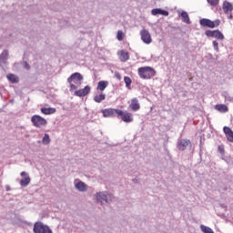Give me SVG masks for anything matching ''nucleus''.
I'll use <instances>...</instances> for the list:
<instances>
[{"label":"nucleus","mask_w":233,"mask_h":233,"mask_svg":"<svg viewBox=\"0 0 233 233\" xmlns=\"http://www.w3.org/2000/svg\"><path fill=\"white\" fill-rule=\"evenodd\" d=\"M95 198L97 201V203H100V205H110L112 201H114L115 198L114 195H112L108 191H100L96 193Z\"/></svg>","instance_id":"1"},{"label":"nucleus","mask_w":233,"mask_h":233,"mask_svg":"<svg viewBox=\"0 0 233 233\" xmlns=\"http://www.w3.org/2000/svg\"><path fill=\"white\" fill-rule=\"evenodd\" d=\"M138 76L141 77V79H150L156 76V70L150 66L139 67Z\"/></svg>","instance_id":"2"},{"label":"nucleus","mask_w":233,"mask_h":233,"mask_svg":"<svg viewBox=\"0 0 233 233\" xmlns=\"http://www.w3.org/2000/svg\"><path fill=\"white\" fill-rule=\"evenodd\" d=\"M31 123L35 128H45L48 125V121L39 115H34L31 117Z\"/></svg>","instance_id":"3"},{"label":"nucleus","mask_w":233,"mask_h":233,"mask_svg":"<svg viewBox=\"0 0 233 233\" xmlns=\"http://www.w3.org/2000/svg\"><path fill=\"white\" fill-rule=\"evenodd\" d=\"M34 233H54L52 232L50 227L46 226L45 223L38 221L34 224L33 228Z\"/></svg>","instance_id":"4"},{"label":"nucleus","mask_w":233,"mask_h":233,"mask_svg":"<svg viewBox=\"0 0 233 233\" xmlns=\"http://www.w3.org/2000/svg\"><path fill=\"white\" fill-rule=\"evenodd\" d=\"M199 23L201 26H208V28H216L219 26V25L221 24V21L219 20L212 21L210 19L202 18L200 19Z\"/></svg>","instance_id":"5"},{"label":"nucleus","mask_w":233,"mask_h":233,"mask_svg":"<svg viewBox=\"0 0 233 233\" xmlns=\"http://www.w3.org/2000/svg\"><path fill=\"white\" fill-rule=\"evenodd\" d=\"M208 37H215V39H218L219 41H223L225 39V35L219 30H207L205 32Z\"/></svg>","instance_id":"6"},{"label":"nucleus","mask_w":233,"mask_h":233,"mask_svg":"<svg viewBox=\"0 0 233 233\" xmlns=\"http://www.w3.org/2000/svg\"><path fill=\"white\" fill-rule=\"evenodd\" d=\"M124 123H132L134 121V117L132 116V113H128L127 111L123 112V110L118 109V115Z\"/></svg>","instance_id":"7"},{"label":"nucleus","mask_w":233,"mask_h":233,"mask_svg":"<svg viewBox=\"0 0 233 233\" xmlns=\"http://www.w3.org/2000/svg\"><path fill=\"white\" fill-rule=\"evenodd\" d=\"M140 35H141V40L146 45H150V43H152V36L150 35V32H148V30L145 29V28L142 29L140 31Z\"/></svg>","instance_id":"8"},{"label":"nucleus","mask_w":233,"mask_h":233,"mask_svg":"<svg viewBox=\"0 0 233 233\" xmlns=\"http://www.w3.org/2000/svg\"><path fill=\"white\" fill-rule=\"evenodd\" d=\"M21 177H23L20 180V186L23 187H26L27 186L30 185V181H32V179L30 178V176L28 175V173H26L25 171H23L20 173Z\"/></svg>","instance_id":"9"},{"label":"nucleus","mask_w":233,"mask_h":233,"mask_svg":"<svg viewBox=\"0 0 233 233\" xmlns=\"http://www.w3.org/2000/svg\"><path fill=\"white\" fill-rule=\"evenodd\" d=\"M90 94V86H86L84 88L75 91V96L77 97H85Z\"/></svg>","instance_id":"10"},{"label":"nucleus","mask_w":233,"mask_h":233,"mask_svg":"<svg viewBox=\"0 0 233 233\" xmlns=\"http://www.w3.org/2000/svg\"><path fill=\"white\" fill-rule=\"evenodd\" d=\"M118 112H119V109L109 108V109H104L102 111V114L104 117H114V116H118Z\"/></svg>","instance_id":"11"},{"label":"nucleus","mask_w":233,"mask_h":233,"mask_svg":"<svg viewBox=\"0 0 233 233\" xmlns=\"http://www.w3.org/2000/svg\"><path fill=\"white\" fill-rule=\"evenodd\" d=\"M77 83L80 81H83V76L80 73H74L70 76V77L67 78V83Z\"/></svg>","instance_id":"12"},{"label":"nucleus","mask_w":233,"mask_h":233,"mask_svg":"<svg viewBox=\"0 0 233 233\" xmlns=\"http://www.w3.org/2000/svg\"><path fill=\"white\" fill-rule=\"evenodd\" d=\"M129 108L133 110V112H137L141 108V106L139 105V100L137 98H133L131 100V104L129 105Z\"/></svg>","instance_id":"13"},{"label":"nucleus","mask_w":233,"mask_h":233,"mask_svg":"<svg viewBox=\"0 0 233 233\" xmlns=\"http://www.w3.org/2000/svg\"><path fill=\"white\" fill-rule=\"evenodd\" d=\"M188 145H190V140L181 139V140H178L177 148L178 150H186Z\"/></svg>","instance_id":"14"},{"label":"nucleus","mask_w":233,"mask_h":233,"mask_svg":"<svg viewBox=\"0 0 233 233\" xmlns=\"http://www.w3.org/2000/svg\"><path fill=\"white\" fill-rule=\"evenodd\" d=\"M8 61V51L4 50L0 55V66H5Z\"/></svg>","instance_id":"15"},{"label":"nucleus","mask_w":233,"mask_h":233,"mask_svg":"<svg viewBox=\"0 0 233 233\" xmlns=\"http://www.w3.org/2000/svg\"><path fill=\"white\" fill-rule=\"evenodd\" d=\"M119 56V59L120 61H122V63H127V61H128V59H130V55L128 54V52L125 51V50H121L120 53L118 54Z\"/></svg>","instance_id":"16"},{"label":"nucleus","mask_w":233,"mask_h":233,"mask_svg":"<svg viewBox=\"0 0 233 233\" xmlns=\"http://www.w3.org/2000/svg\"><path fill=\"white\" fill-rule=\"evenodd\" d=\"M152 15H168V11L163 10L161 8H156L151 10Z\"/></svg>","instance_id":"17"},{"label":"nucleus","mask_w":233,"mask_h":233,"mask_svg":"<svg viewBox=\"0 0 233 233\" xmlns=\"http://www.w3.org/2000/svg\"><path fill=\"white\" fill-rule=\"evenodd\" d=\"M75 187L78 192H86V184L85 182L80 181L75 185Z\"/></svg>","instance_id":"18"},{"label":"nucleus","mask_w":233,"mask_h":233,"mask_svg":"<svg viewBox=\"0 0 233 233\" xmlns=\"http://www.w3.org/2000/svg\"><path fill=\"white\" fill-rule=\"evenodd\" d=\"M222 8H223L225 14H228V12H232L233 5H232V4L230 2L225 1L223 3Z\"/></svg>","instance_id":"19"},{"label":"nucleus","mask_w":233,"mask_h":233,"mask_svg":"<svg viewBox=\"0 0 233 233\" xmlns=\"http://www.w3.org/2000/svg\"><path fill=\"white\" fill-rule=\"evenodd\" d=\"M40 110L42 114H45V116H50L52 114H56V108L54 107H42Z\"/></svg>","instance_id":"20"},{"label":"nucleus","mask_w":233,"mask_h":233,"mask_svg":"<svg viewBox=\"0 0 233 233\" xmlns=\"http://www.w3.org/2000/svg\"><path fill=\"white\" fill-rule=\"evenodd\" d=\"M93 99L95 103H102V101H105V99H106V95L101 93L100 95L95 96Z\"/></svg>","instance_id":"21"},{"label":"nucleus","mask_w":233,"mask_h":233,"mask_svg":"<svg viewBox=\"0 0 233 233\" xmlns=\"http://www.w3.org/2000/svg\"><path fill=\"white\" fill-rule=\"evenodd\" d=\"M216 110H218V112H228V107L227 106V105H223V104H218L215 106Z\"/></svg>","instance_id":"22"},{"label":"nucleus","mask_w":233,"mask_h":233,"mask_svg":"<svg viewBox=\"0 0 233 233\" xmlns=\"http://www.w3.org/2000/svg\"><path fill=\"white\" fill-rule=\"evenodd\" d=\"M106 86H108V83L106 81H99L96 88L97 90H100V92H103Z\"/></svg>","instance_id":"23"},{"label":"nucleus","mask_w":233,"mask_h":233,"mask_svg":"<svg viewBox=\"0 0 233 233\" xmlns=\"http://www.w3.org/2000/svg\"><path fill=\"white\" fill-rule=\"evenodd\" d=\"M181 17H182L183 23H187V25H190V17H188L187 12L183 11L181 13Z\"/></svg>","instance_id":"24"},{"label":"nucleus","mask_w":233,"mask_h":233,"mask_svg":"<svg viewBox=\"0 0 233 233\" xmlns=\"http://www.w3.org/2000/svg\"><path fill=\"white\" fill-rule=\"evenodd\" d=\"M7 79L11 83H19V78L15 75H12V74L7 75Z\"/></svg>","instance_id":"25"},{"label":"nucleus","mask_w":233,"mask_h":233,"mask_svg":"<svg viewBox=\"0 0 233 233\" xmlns=\"http://www.w3.org/2000/svg\"><path fill=\"white\" fill-rule=\"evenodd\" d=\"M42 143H44V145L50 144V136L48 134H45V136L42 139Z\"/></svg>","instance_id":"26"},{"label":"nucleus","mask_w":233,"mask_h":233,"mask_svg":"<svg viewBox=\"0 0 233 233\" xmlns=\"http://www.w3.org/2000/svg\"><path fill=\"white\" fill-rule=\"evenodd\" d=\"M124 81L126 83L127 88H130V85H132V79L128 76H125Z\"/></svg>","instance_id":"27"},{"label":"nucleus","mask_w":233,"mask_h":233,"mask_svg":"<svg viewBox=\"0 0 233 233\" xmlns=\"http://www.w3.org/2000/svg\"><path fill=\"white\" fill-rule=\"evenodd\" d=\"M207 1L211 6H218L219 5V0H207Z\"/></svg>","instance_id":"28"},{"label":"nucleus","mask_w":233,"mask_h":233,"mask_svg":"<svg viewBox=\"0 0 233 233\" xmlns=\"http://www.w3.org/2000/svg\"><path fill=\"white\" fill-rule=\"evenodd\" d=\"M226 136H227L228 141H229L230 143H233V131H230Z\"/></svg>","instance_id":"29"},{"label":"nucleus","mask_w":233,"mask_h":233,"mask_svg":"<svg viewBox=\"0 0 233 233\" xmlns=\"http://www.w3.org/2000/svg\"><path fill=\"white\" fill-rule=\"evenodd\" d=\"M213 47L216 52H219V43L218 41H213Z\"/></svg>","instance_id":"30"},{"label":"nucleus","mask_w":233,"mask_h":233,"mask_svg":"<svg viewBox=\"0 0 233 233\" xmlns=\"http://www.w3.org/2000/svg\"><path fill=\"white\" fill-rule=\"evenodd\" d=\"M116 37L118 39V41H123V32L122 31H118Z\"/></svg>","instance_id":"31"},{"label":"nucleus","mask_w":233,"mask_h":233,"mask_svg":"<svg viewBox=\"0 0 233 233\" xmlns=\"http://www.w3.org/2000/svg\"><path fill=\"white\" fill-rule=\"evenodd\" d=\"M223 130L226 135L232 132V129H230V127H224Z\"/></svg>","instance_id":"32"},{"label":"nucleus","mask_w":233,"mask_h":233,"mask_svg":"<svg viewBox=\"0 0 233 233\" xmlns=\"http://www.w3.org/2000/svg\"><path fill=\"white\" fill-rule=\"evenodd\" d=\"M69 85H70V90H71V91H72V90H77V86H76V85H74L72 82L69 83Z\"/></svg>","instance_id":"33"},{"label":"nucleus","mask_w":233,"mask_h":233,"mask_svg":"<svg viewBox=\"0 0 233 233\" xmlns=\"http://www.w3.org/2000/svg\"><path fill=\"white\" fill-rule=\"evenodd\" d=\"M218 150L220 154H225V148L222 146H218Z\"/></svg>","instance_id":"34"},{"label":"nucleus","mask_w":233,"mask_h":233,"mask_svg":"<svg viewBox=\"0 0 233 233\" xmlns=\"http://www.w3.org/2000/svg\"><path fill=\"white\" fill-rule=\"evenodd\" d=\"M25 70H30V64L29 63H27V62H25Z\"/></svg>","instance_id":"35"},{"label":"nucleus","mask_w":233,"mask_h":233,"mask_svg":"<svg viewBox=\"0 0 233 233\" xmlns=\"http://www.w3.org/2000/svg\"><path fill=\"white\" fill-rule=\"evenodd\" d=\"M5 190H6V192H10L12 190V188L8 185H6Z\"/></svg>","instance_id":"36"},{"label":"nucleus","mask_w":233,"mask_h":233,"mask_svg":"<svg viewBox=\"0 0 233 233\" xmlns=\"http://www.w3.org/2000/svg\"><path fill=\"white\" fill-rule=\"evenodd\" d=\"M228 19H233V15H232V14L228 15Z\"/></svg>","instance_id":"37"}]
</instances>
